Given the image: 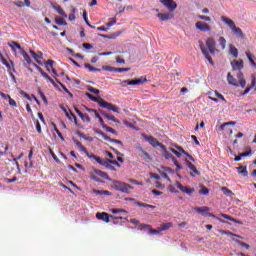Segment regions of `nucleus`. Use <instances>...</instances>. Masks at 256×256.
Returning a JSON list of instances; mask_svg holds the SVG:
<instances>
[{
	"label": "nucleus",
	"instance_id": "obj_10",
	"mask_svg": "<svg viewBox=\"0 0 256 256\" xmlns=\"http://www.w3.org/2000/svg\"><path fill=\"white\" fill-rule=\"evenodd\" d=\"M196 29H198L202 33L210 32L211 26L206 22L198 21L196 22Z\"/></svg>",
	"mask_w": 256,
	"mask_h": 256
},
{
	"label": "nucleus",
	"instance_id": "obj_40",
	"mask_svg": "<svg viewBox=\"0 0 256 256\" xmlns=\"http://www.w3.org/2000/svg\"><path fill=\"white\" fill-rule=\"evenodd\" d=\"M29 53L31 54V56L34 58V60L36 61V63L43 65V63L37 59V53L34 52V50H29Z\"/></svg>",
	"mask_w": 256,
	"mask_h": 256
},
{
	"label": "nucleus",
	"instance_id": "obj_58",
	"mask_svg": "<svg viewBox=\"0 0 256 256\" xmlns=\"http://www.w3.org/2000/svg\"><path fill=\"white\" fill-rule=\"evenodd\" d=\"M112 213H113L114 215H117V214H119V213H126V210H124V209H122V208L113 209V210H112Z\"/></svg>",
	"mask_w": 256,
	"mask_h": 256
},
{
	"label": "nucleus",
	"instance_id": "obj_31",
	"mask_svg": "<svg viewBox=\"0 0 256 256\" xmlns=\"http://www.w3.org/2000/svg\"><path fill=\"white\" fill-rule=\"evenodd\" d=\"M199 195H208L210 194V189H207L206 186L200 185Z\"/></svg>",
	"mask_w": 256,
	"mask_h": 256
},
{
	"label": "nucleus",
	"instance_id": "obj_9",
	"mask_svg": "<svg viewBox=\"0 0 256 256\" xmlns=\"http://www.w3.org/2000/svg\"><path fill=\"white\" fill-rule=\"evenodd\" d=\"M102 69L104 71L113 72V73H125L131 71L130 67L127 68H116L113 66H103Z\"/></svg>",
	"mask_w": 256,
	"mask_h": 256
},
{
	"label": "nucleus",
	"instance_id": "obj_20",
	"mask_svg": "<svg viewBox=\"0 0 256 256\" xmlns=\"http://www.w3.org/2000/svg\"><path fill=\"white\" fill-rule=\"evenodd\" d=\"M147 82H148L147 77L146 76H142V77H140L138 79L132 80V82H130V84L142 85V84H145Z\"/></svg>",
	"mask_w": 256,
	"mask_h": 256
},
{
	"label": "nucleus",
	"instance_id": "obj_12",
	"mask_svg": "<svg viewBox=\"0 0 256 256\" xmlns=\"http://www.w3.org/2000/svg\"><path fill=\"white\" fill-rule=\"evenodd\" d=\"M51 7L53 8V10L56 11V13H59V15L61 17H64V18L68 17L66 12L63 10V8L58 3H51Z\"/></svg>",
	"mask_w": 256,
	"mask_h": 256
},
{
	"label": "nucleus",
	"instance_id": "obj_56",
	"mask_svg": "<svg viewBox=\"0 0 256 256\" xmlns=\"http://www.w3.org/2000/svg\"><path fill=\"white\" fill-rule=\"evenodd\" d=\"M78 135H79L80 138H82V139L85 140V141H90V142L93 141V138L86 137V135L83 134V133H79Z\"/></svg>",
	"mask_w": 256,
	"mask_h": 256
},
{
	"label": "nucleus",
	"instance_id": "obj_5",
	"mask_svg": "<svg viewBox=\"0 0 256 256\" xmlns=\"http://www.w3.org/2000/svg\"><path fill=\"white\" fill-rule=\"evenodd\" d=\"M135 150L138 152V156L141 157L145 162L149 163L151 162L152 158L151 155H149L146 150L141 146V144H138L137 147H135Z\"/></svg>",
	"mask_w": 256,
	"mask_h": 256
},
{
	"label": "nucleus",
	"instance_id": "obj_42",
	"mask_svg": "<svg viewBox=\"0 0 256 256\" xmlns=\"http://www.w3.org/2000/svg\"><path fill=\"white\" fill-rule=\"evenodd\" d=\"M128 85H134V83H132V80H124L120 82V86H122L123 88H126Z\"/></svg>",
	"mask_w": 256,
	"mask_h": 256
},
{
	"label": "nucleus",
	"instance_id": "obj_18",
	"mask_svg": "<svg viewBox=\"0 0 256 256\" xmlns=\"http://www.w3.org/2000/svg\"><path fill=\"white\" fill-rule=\"evenodd\" d=\"M227 81H228L229 85H233L234 87H239L240 86V83L237 82L236 78H233L231 73L227 74Z\"/></svg>",
	"mask_w": 256,
	"mask_h": 256
},
{
	"label": "nucleus",
	"instance_id": "obj_46",
	"mask_svg": "<svg viewBox=\"0 0 256 256\" xmlns=\"http://www.w3.org/2000/svg\"><path fill=\"white\" fill-rule=\"evenodd\" d=\"M117 20L116 18H109V22L106 23V27L110 28L112 27L114 24H116Z\"/></svg>",
	"mask_w": 256,
	"mask_h": 256
},
{
	"label": "nucleus",
	"instance_id": "obj_3",
	"mask_svg": "<svg viewBox=\"0 0 256 256\" xmlns=\"http://www.w3.org/2000/svg\"><path fill=\"white\" fill-rule=\"evenodd\" d=\"M206 46L203 44L202 41H199V49L206 58V60L209 62L210 65H214L213 59L211 58V55H215L218 50L216 49V42L214 38H207L206 40Z\"/></svg>",
	"mask_w": 256,
	"mask_h": 256
},
{
	"label": "nucleus",
	"instance_id": "obj_57",
	"mask_svg": "<svg viewBox=\"0 0 256 256\" xmlns=\"http://www.w3.org/2000/svg\"><path fill=\"white\" fill-rule=\"evenodd\" d=\"M83 19H84L86 25L91 26V23L89 22L88 17H87V11H85V10L83 11Z\"/></svg>",
	"mask_w": 256,
	"mask_h": 256
},
{
	"label": "nucleus",
	"instance_id": "obj_29",
	"mask_svg": "<svg viewBox=\"0 0 256 256\" xmlns=\"http://www.w3.org/2000/svg\"><path fill=\"white\" fill-rule=\"evenodd\" d=\"M173 226V224L171 222L162 224V226L159 229V231H168L169 229H171V227Z\"/></svg>",
	"mask_w": 256,
	"mask_h": 256
},
{
	"label": "nucleus",
	"instance_id": "obj_30",
	"mask_svg": "<svg viewBox=\"0 0 256 256\" xmlns=\"http://www.w3.org/2000/svg\"><path fill=\"white\" fill-rule=\"evenodd\" d=\"M230 49V55H232V57L237 58L238 57V50L235 46L230 45L229 46Z\"/></svg>",
	"mask_w": 256,
	"mask_h": 256
},
{
	"label": "nucleus",
	"instance_id": "obj_44",
	"mask_svg": "<svg viewBox=\"0 0 256 256\" xmlns=\"http://www.w3.org/2000/svg\"><path fill=\"white\" fill-rule=\"evenodd\" d=\"M88 91H89L90 93H94L95 95H99V93H101L100 90H98V89H96V88H94V87H92V86H88Z\"/></svg>",
	"mask_w": 256,
	"mask_h": 256
},
{
	"label": "nucleus",
	"instance_id": "obj_45",
	"mask_svg": "<svg viewBox=\"0 0 256 256\" xmlns=\"http://www.w3.org/2000/svg\"><path fill=\"white\" fill-rule=\"evenodd\" d=\"M105 118L108 119L109 121H113L114 123L119 124V121L117 120V118L111 114H108L107 116H105Z\"/></svg>",
	"mask_w": 256,
	"mask_h": 256
},
{
	"label": "nucleus",
	"instance_id": "obj_24",
	"mask_svg": "<svg viewBox=\"0 0 256 256\" xmlns=\"http://www.w3.org/2000/svg\"><path fill=\"white\" fill-rule=\"evenodd\" d=\"M94 195H100V196H111L112 193L109 192L108 190H97L94 189L93 190Z\"/></svg>",
	"mask_w": 256,
	"mask_h": 256
},
{
	"label": "nucleus",
	"instance_id": "obj_51",
	"mask_svg": "<svg viewBox=\"0 0 256 256\" xmlns=\"http://www.w3.org/2000/svg\"><path fill=\"white\" fill-rule=\"evenodd\" d=\"M121 34H122V32H121V31H118V32H116V33H114V34H112V35H109V36H108V39H109V40L116 39L117 37L121 36Z\"/></svg>",
	"mask_w": 256,
	"mask_h": 256
},
{
	"label": "nucleus",
	"instance_id": "obj_17",
	"mask_svg": "<svg viewBox=\"0 0 256 256\" xmlns=\"http://www.w3.org/2000/svg\"><path fill=\"white\" fill-rule=\"evenodd\" d=\"M157 17L160 21H170L173 18V15L171 13H158Z\"/></svg>",
	"mask_w": 256,
	"mask_h": 256
},
{
	"label": "nucleus",
	"instance_id": "obj_13",
	"mask_svg": "<svg viewBox=\"0 0 256 256\" xmlns=\"http://www.w3.org/2000/svg\"><path fill=\"white\" fill-rule=\"evenodd\" d=\"M96 219L98 220H102L104 221L105 223H109L110 220L109 218L111 216H109V214L107 212H96V215H95Z\"/></svg>",
	"mask_w": 256,
	"mask_h": 256
},
{
	"label": "nucleus",
	"instance_id": "obj_43",
	"mask_svg": "<svg viewBox=\"0 0 256 256\" xmlns=\"http://www.w3.org/2000/svg\"><path fill=\"white\" fill-rule=\"evenodd\" d=\"M128 182L130 184H134V185H137V186H143V182L142 181H138V180H135V179H128Z\"/></svg>",
	"mask_w": 256,
	"mask_h": 256
},
{
	"label": "nucleus",
	"instance_id": "obj_26",
	"mask_svg": "<svg viewBox=\"0 0 256 256\" xmlns=\"http://www.w3.org/2000/svg\"><path fill=\"white\" fill-rule=\"evenodd\" d=\"M63 111L65 112L66 117H68L70 121L74 119L75 124H77V116L75 114H73L72 112L68 113L66 109H63Z\"/></svg>",
	"mask_w": 256,
	"mask_h": 256
},
{
	"label": "nucleus",
	"instance_id": "obj_4",
	"mask_svg": "<svg viewBox=\"0 0 256 256\" xmlns=\"http://www.w3.org/2000/svg\"><path fill=\"white\" fill-rule=\"evenodd\" d=\"M85 96L88 97V99L90 101H93L94 103H98V105L101 108L108 109L109 111H112L113 113H119V108L116 105L106 102L102 98H96L92 94H89V93H85Z\"/></svg>",
	"mask_w": 256,
	"mask_h": 256
},
{
	"label": "nucleus",
	"instance_id": "obj_54",
	"mask_svg": "<svg viewBox=\"0 0 256 256\" xmlns=\"http://www.w3.org/2000/svg\"><path fill=\"white\" fill-rule=\"evenodd\" d=\"M169 151L172 152L178 158H180L183 155V153H180L179 151H177L176 149H173V148H169Z\"/></svg>",
	"mask_w": 256,
	"mask_h": 256
},
{
	"label": "nucleus",
	"instance_id": "obj_49",
	"mask_svg": "<svg viewBox=\"0 0 256 256\" xmlns=\"http://www.w3.org/2000/svg\"><path fill=\"white\" fill-rule=\"evenodd\" d=\"M229 125H236V122H226V123H223L222 125H220V130H225V128Z\"/></svg>",
	"mask_w": 256,
	"mask_h": 256
},
{
	"label": "nucleus",
	"instance_id": "obj_33",
	"mask_svg": "<svg viewBox=\"0 0 256 256\" xmlns=\"http://www.w3.org/2000/svg\"><path fill=\"white\" fill-rule=\"evenodd\" d=\"M151 228L152 227L149 224H139L138 230L139 231H146V230L150 231Z\"/></svg>",
	"mask_w": 256,
	"mask_h": 256
},
{
	"label": "nucleus",
	"instance_id": "obj_16",
	"mask_svg": "<svg viewBox=\"0 0 256 256\" xmlns=\"http://www.w3.org/2000/svg\"><path fill=\"white\" fill-rule=\"evenodd\" d=\"M220 20H222L223 23L226 24L229 27V29H233V28L237 27L235 22H233V20L231 18H227L226 16H222V17H220Z\"/></svg>",
	"mask_w": 256,
	"mask_h": 256
},
{
	"label": "nucleus",
	"instance_id": "obj_7",
	"mask_svg": "<svg viewBox=\"0 0 256 256\" xmlns=\"http://www.w3.org/2000/svg\"><path fill=\"white\" fill-rule=\"evenodd\" d=\"M96 133H98L100 136H102L104 141H108L109 143H114L116 145H120V148L123 149V142L121 140L112 139L111 137H109L107 134H105L101 130L96 131Z\"/></svg>",
	"mask_w": 256,
	"mask_h": 256
},
{
	"label": "nucleus",
	"instance_id": "obj_60",
	"mask_svg": "<svg viewBox=\"0 0 256 256\" xmlns=\"http://www.w3.org/2000/svg\"><path fill=\"white\" fill-rule=\"evenodd\" d=\"M36 132L42 134V126L41 123H39L38 121L36 122Z\"/></svg>",
	"mask_w": 256,
	"mask_h": 256
},
{
	"label": "nucleus",
	"instance_id": "obj_47",
	"mask_svg": "<svg viewBox=\"0 0 256 256\" xmlns=\"http://www.w3.org/2000/svg\"><path fill=\"white\" fill-rule=\"evenodd\" d=\"M20 95L23 96L24 98H26V100L32 101L31 96H30L27 92L21 90V91H20Z\"/></svg>",
	"mask_w": 256,
	"mask_h": 256
},
{
	"label": "nucleus",
	"instance_id": "obj_23",
	"mask_svg": "<svg viewBox=\"0 0 256 256\" xmlns=\"http://www.w3.org/2000/svg\"><path fill=\"white\" fill-rule=\"evenodd\" d=\"M230 30H232L234 36H237L241 39H243V31L241 30L240 27H233V28H230Z\"/></svg>",
	"mask_w": 256,
	"mask_h": 256
},
{
	"label": "nucleus",
	"instance_id": "obj_64",
	"mask_svg": "<svg viewBox=\"0 0 256 256\" xmlns=\"http://www.w3.org/2000/svg\"><path fill=\"white\" fill-rule=\"evenodd\" d=\"M53 65H54V61L53 60H48V61L45 62V66H48L50 68H52Z\"/></svg>",
	"mask_w": 256,
	"mask_h": 256
},
{
	"label": "nucleus",
	"instance_id": "obj_61",
	"mask_svg": "<svg viewBox=\"0 0 256 256\" xmlns=\"http://www.w3.org/2000/svg\"><path fill=\"white\" fill-rule=\"evenodd\" d=\"M219 215H220V217L226 218L229 221H234V218L231 216H228L227 214L220 213Z\"/></svg>",
	"mask_w": 256,
	"mask_h": 256
},
{
	"label": "nucleus",
	"instance_id": "obj_55",
	"mask_svg": "<svg viewBox=\"0 0 256 256\" xmlns=\"http://www.w3.org/2000/svg\"><path fill=\"white\" fill-rule=\"evenodd\" d=\"M251 153H252V150H251V148H249V150L247 152L239 153L238 156L241 157V158L242 157H247V156H250Z\"/></svg>",
	"mask_w": 256,
	"mask_h": 256
},
{
	"label": "nucleus",
	"instance_id": "obj_52",
	"mask_svg": "<svg viewBox=\"0 0 256 256\" xmlns=\"http://www.w3.org/2000/svg\"><path fill=\"white\" fill-rule=\"evenodd\" d=\"M38 94L41 97V100L44 101V104L48 105V100H47V97L44 95V93L42 91H39Z\"/></svg>",
	"mask_w": 256,
	"mask_h": 256
},
{
	"label": "nucleus",
	"instance_id": "obj_48",
	"mask_svg": "<svg viewBox=\"0 0 256 256\" xmlns=\"http://www.w3.org/2000/svg\"><path fill=\"white\" fill-rule=\"evenodd\" d=\"M197 18L199 20H202V21H207V22L211 21V18L209 16H206V15H198Z\"/></svg>",
	"mask_w": 256,
	"mask_h": 256
},
{
	"label": "nucleus",
	"instance_id": "obj_28",
	"mask_svg": "<svg viewBox=\"0 0 256 256\" xmlns=\"http://www.w3.org/2000/svg\"><path fill=\"white\" fill-rule=\"evenodd\" d=\"M51 126H53L54 132L56 133V135H58V137L60 138L61 141H64V137L61 133V131L58 130L57 125H55V123H51Z\"/></svg>",
	"mask_w": 256,
	"mask_h": 256
},
{
	"label": "nucleus",
	"instance_id": "obj_53",
	"mask_svg": "<svg viewBox=\"0 0 256 256\" xmlns=\"http://www.w3.org/2000/svg\"><path fill=\"white\" fill-rule=\"evenodd\" d=\"M196 211H197L198 213H205V212H207V211H210V208H208L207 206H204V207H202V208H196Z\"/></svg>",
	"mask_w": 256,
	"mask_h": 256
},
{
	"label": "nucleus",
	"instance_id": "obj_38",
	"mask_svg": "<svg viewBox=\"0 0 256 256\" xmlns=\"http://www.w3.org/2000/svg\"><path fill=\"white\" fill-rule=\"evenodd\" d=\"M103 129L107 132V133H112L114 135H117V131L109 126H103Z\"/></svg>",
	"mask_w": 256,
	"mask_h": 256
},
{
	"label": "nucleus",
	"instance_id": "obj_14",
	"mask_svg": "<svg viewBox=\"0 0 256 256\" xmlns=\"http://www.w3.org/2000/svg\"><path fill=\"white\" fill-rule=\"evenodd\" d=\"M8 46L13 50L14 53L17 52V49L20 51V53L25 52L21 44H19L18 42L11 41L8 43Z\"/></svg>",
	"mask_w": 256,
	"mask_h": 256
},
{
	"label": "nucleus",
	"instance_id": "obj_50",
	"mask_svg": "<svg viewBox=\"0 0 256 256\" xmlns=\"http://www.w3.org/2000/svg\"><path fill=\"white\" fill-rule=\"evenodd\" d=\"M236 243H237L239 246L246 248L247 250L250 249V245H248V244L242 242L241 240H236Z\"/></svg>",
	"mask_w": 256,
	"mask_h": 256
},
{
	"label": "nucleus",
	"instance_id": "obj_2",
	"mask_svg": "<svg viewBox=\"0 0 256 256\" xmlns=\"http://www.w3.org/2000/svg\"><path fill=\"white\" fill-rule=\"evenodd\" d=\"M73 142L78 147L80 152H84L86 156H88L89 160H95L97 164L102 165L106 168V170L116 172V168L113 166L111 162L108 161V159L102 161L101 157H97L94 154H91L88 152L87 148L83 146L82 142H79L77 139L73 138Z\"/></svg>",
	"mask_w": 256,
	"mask_h": 256
},
{
	"label": "nucleus",
	"instance_id": "obj_32",
	"mask_svg": "<svg viewBox=\"0 0 256 256\" xmlns=\"http://www.w3.org/2000/svg\"><path fill=\"white\" fill-rule=\"evenodd\" d=\"M85 69H88L90 72H101V69L91 66L88 63L84 64Z\"/></svg>",
	"mask_w": 256,
	"mask_h": 256
},
{
	"label": "nucleus",
	"instance_id": "obj_36",
	"mask_svg": "<svg viewBox=\"0 0 256 256\" xmlns=\"http://www.w3.org/2000/svg\"><path fill=\"white\" fill-rule=\"evenodd\" d=\"M218 42H219L220 47H222L223 50L226 49L227 42H226L225 37H219Z\"/></svg>",
	"mask_w": 256,
	"mask_h": 256
},
{
	"label": "nucleus",
	"instance_id": "obj_41",
	"mask_svg": "<svg viewBox=\"0 0 256 256\" xmlns=\"http://www.w3.org/2000/svg\"><path fill=\"white\" fill-rule=\"evenodd\" d=\"M238 175L247 177V176H249V171H247V168H243L242 170L238 171Z\"/></svg>",
	"mask_w": 256,
	"mask_h": 256
},
{
	"label": "nucleus",
	"instance_id": "obj_63",
	"mask_svg": "<svg viewBox=\"0 0 256 256\" xmlns=\"http://www.w3.org/2000/svg\"><path fill=\"white\" fill-rule=\"evenodd\" d=\"M108 162H109V163H112L114 166H116V167H118V168H121V164H119V162L116 161V160H110V159H108Z\"/></svg>",
	"mask_w": 256,
	"mask_h": 256
},
{
	"label": "nucleus",
	"instance_id": "obj_35",
	"mask_svg": "<svg viewBox=\"0 0 256 256\" xmlns=\"http://www.w3.org/2000/svg\"><path fill=\"white\" fill-rule=\"evenodd\" d=\"M220 190H222L223 194L224 195H227V196H233L235 195V193H233L229 188L227 187H222Z\"/></svg>",
	"mask_w": 256,
	"mask_h": 256
},
{
	"label": "nucleus",
	"instance_id": "obj_1",
	"mask_svg": "<svg viewBox=\"0 0 256 256\" xmlns=\"http://www.w3.org/2000/svg\"><path fill=\"white\" fill-rule=\"evenodd\" d=\"M93 172H94V174L102 177L104 180H108L110 182H113V188H114L115 191L122 192V193H125V194H131V191L133 190L132 185H129V184H127L125 182H122V181H113L111 179V177H109L106 172H103L100 169H94Z\"/></svg>",
	"mask_w": 256,
	"mask_h": 256
},
{
	"label": "nucleus",
	"instance_id": "obj_19",
	"mask_svg": "<svg viewBox=\"0 0 256 256\" xmlns=\"http://www.w3.org/2000/svg\"><path fill=\"white\" fill-rule=\"evenodd\" d=\"M230 65H232L233 71H235V70L241 71L243 69V61L242 60L231 62Z\"/></svg>",
	"mask_w": 256,
	"mask_h": 256
},
{
	"label": "nucleus",
	"instance_id": "obj_21",
	"mask_svg": "<svg viewBox=\"0 0 256 256\" xmlns=\"http://www.w3.org/2000/svg\"><path fill=\"white\" fill-rule=\"evenodd\" d=\"M2 65H4L6 68H8V70H13V72H15V69H14V63L12 60L10 61H7V59H3L1 61Z\"/></svg>",
	"mask_w": 256,
	"mask_h": 256
},
{
	"label": "nucleus",
	"instance_id": "obj_62",
	"mask_svg": "<svg viewBox=\"0 0 256 256\" xmlns=\"http://www.w3.org/2000/svg\"><path fill=\"white\" fill-rule=\"evenodd\" d=\"M80 119H82V121H84L86 123H91V118L86 114H84L83 118H80Z\"/></svg>",
	"mask_w": 256,
	"mask_h": 256
},
{
	"label": "nucleus",
	"instance_id": "obj_39",
	"mask_svg": "<svg viewBox=\"0 0 256 256\" xmlns=\"http://www.w3.org/2000/svg\"><path fill=\"white\" fill-rule=\"evenodd\" d=\"M55 23H56V25H63V26L67 25L66 20H64L63 18H56Z\"/></svg>",
	"mask_w": 256,
	"mask_h": 256
},
{
	"label": "nucleus",
	"instance_id": "obj_25",
	"mask_svg": "<svg viewBox=\"0 0 256 256\" xmlns=\"http://www.w3.org/2000/svg\"><path fill=\"white\" fill-rule=\"evenodd\" d=\"M237 78L239 80V85L242 87V88H245L246 87V80L245 78H243V73L242 72H239L237 74Z\"/></svg>",
	"mask_w": 256,
	"mask_h": 256
},
{
	"label": "nucleus",
	"instance_id": "obj_11",
	"mask_svg": "<svg viewBox=\"0 0 256 256\" xmlns=\"http://www.w3.org/2000/svg\"><path fill=\"white\" fill-rule=\"evenodd\" d=\"M185 166H187L190 171H193V173H190V176H192L193 178L200 175V171H198L196 166L193 165L190 161L185 160Z\"/></svg>",
	"mask_w": 256,
	"mask_h": 256
},
{
	"label": "nucleus",
	"instance_id": "obj_34",
	"mask_svg": "<svg viewBox=\"0 0 256 256\" xmlns=\"http://www.w3.org/2000/svg\"><path fill=\"white\" fill-rule=\"evenodd\" d=\"M246 56L248 58L249 63H251L252 67L256 69V62L253 60L252 55L250 52H246Z\"/></svg>",
	"mask_w": 256,
	"mask_h": 256
},
{
	"label": "nucleus",
	"instance_id": "obj_59",
	"mask_svg": "<svg viewBox=\"0 0 256 256\" xmlns=\"http://www.w3.org/2000/svg\"><path fill=\"white\" fill-rule=\"evenodd\" d=\"M0 96L4 100H11L12 99V97L9 94H5L3 92H0Z\"/></svg>",
	"mask_w": 256,
	"mask_h": 256
},
{
	"label": "nucleus",
	"instance_id": "obj_15",
	"mask_svg": "<svg viewBox=\"0 0 256 256\" xmlns=\"http://www.w3.org/2000/svg\"><path fill=\"white\" fill-rule=\"evenodd\" d=\"M177 188L182 191L183 193L187 194V195H192L195 193V188H188L183 186L181 183H179L177 185Z\"/></svg>",
	"mask_w": 256,
	"mask_h": 256
},
{
	"label": "nucleus",
	"instance_id": "obj_27",
	"mask_svg": "<svg viewBox=\"0 0 256 256\" xmlns=\"http://www.w3.org/2000/svg\"><path fill=\"white\" fill-rule=\"evenodd\" d=\"M20 54H21V56L24 57V61H26V63H28V65H31V64H32V58H31V56H29V55L27 54L26 51L20 52Z\"/></svg>",
	"mask_w": 256,
	"mask_h": 256
},
{
	"label": "nucleus",
	"instance_id": "obj_22",
	"mask_svg": "<svg viewBox=\"0 0 256 256\" xmlns=\"http://www.w3.org/2000/svg\"><path fill=\"white\" fill-rule=\"evenodd\" d=\"M163 150V156L165 158V160H172V162L177 161L176 157L173 156L170 152L167 151V149H162Z\"/></svg>",
	"mask_w": 256,
	"mask_h": 256
},
{
	"label": "nucleus",
	"instance_id": "obj_6",
	"mask_svg": "<svg viewBox=\"0 0 256 256\" xmlns=\"http://www.w3.org/2000/svg\"><path fill=\"white\" fill-rule=\"evenodd\" d=\"M145 141L149 143V145H152V147L156 148L159 147L160 149H165L166 146L162 143L158 142L157 138H154L153 136H144Z\"/></svg>",
	"mask_w": 256,
	"mask_h": 256
},
{
	"label": "nucleus",
	"instance_id": "obj_8",
	"mask_svg": "<svg viewBox=\"0 0 256 256\" xmlns=\"http://www.w3.org/2000/svg\"><path fill=\"white\" fill-rule=\"evenodd\" d=\"M159 2L170 12L175 11L177 8V3L174 0H159Z\"/></svg>",
	"mask_w": 256,
	"mask_h": 256
},
{
	"label": "nucleus",
	"instance_id": "obj_37",
	"mask_svg": "<svg viewBox=\"0 0 256 256\" xmlns=\"http://www.w3.org/2000/svg\"><path fill=\"white\" fill-rule=\"evenodd\" d=\"M49 154L51 157H53V159L56 163H61V160L58 159L57 155H55V153L53 152V150L51 148H49Z\"/></svg>",
	"mask_w": 256,
	"mask_h": 256
}]
</instances>
